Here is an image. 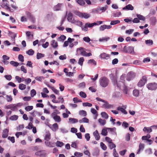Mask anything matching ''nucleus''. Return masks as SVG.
<instances>
[{"label": "nucleus", "mask_w": 157, "mask_h": 157, "mask_svg": "<svg viewBox=\"0 0 157 157\" xmlns=\"http://www.w3.org/2000/svg\"><path fill=\"white\" fill-rule=\"evenodd\" d=\"M99 83L101 87L105 88L108 85L109 80L106 77H102L99 79Z\"/></svg>", "instance_id": "nucleus-1"}, {"label": "nucleus", "mask_w": 157, "mask_h": 157, "mask_svg": "<svg viewBox=\"0 0 157 157\" xmlns=\"http://www.w3.org/2000/svg\"><path fill=\"white\" fill-rule=\"evenodd\" d=\"M96 99L98 101H102L104 103L102 105V107L107 109H113V105H112L109 104L108 102L105 100L102 99L98 97L96 98Z\"/></svg>", "instance_id": "nucleus-2"}, {"label": "nucleus", "mask_w": 157, "mask_h": 157, "mask_svg": "<svg viewBox=\"0 0 157 157\" xmlns=\"http://www.w3.org/2000/svg\"><path fill=\"white\" fill-rule=\"evenodd\" d=\"M74 13L75 15L78 16L79 17L81 18L87 19L90 16V15L87 13H81L77 10L75 11L74 12Z\"/></svg>", "instance_id": "nucleus-3"}, {"label": "nucleus", "mask_w": 157, "mask_h": 157, "mask_svg": "<svg viewBox=\"0 0 157 157\" xmlns=\"http://www.w3.org/2000/svg\"><path fill=\"white\" fill-rule=\"evenodd\" d=\"M146 86L149 90H155L157 89V84L155 82L149 83Z\"/></svg>", "instance_id": "nucleus-4"}, {"label": "nucleus", "mask_w": 157, "mask_h": 157, "mask_svg": "<svg viewBox=\"0 0 157 157\" xmlns=\"http://www.w3.org/2000/svg\"><path fill=\"white\" fill-rule=\"evenodd\" d=\"M85 48L82 47L78 48L76 49V55L78 56L81 55L83 56L86 53V52L85 51Z\"/></svg>", "instance_id": "nucleus-5"}, {"label": "nucleus", "mask_w": 157, "mask_h": 157, "mask_svg": "<svg viewBox=\"0 0 157 157\" xmlns=\"http://www.w3.org/2000/svg\"><path fill=\"white\" fill-rule=\"evenodd\" d=\"M147 81V77L145 76H143L139 82L137 84L138 86L139 87L143 86L146 82Z\"/></svg>", "instance_id": "nucleus-6"}, {"label": "nucleus", "mask_w": 157, "mask_h": 157, "mask_svg": "<svg viewBox=\"0 0 157 157\" xmlns=\"http://www.w3.org/2000/svg\"><path fill=\"white\" fill-rule=\"evenodd\" d=\"M51 116L56 122H59L61 121L60 117L57 115L55 112L52 113L51 114Z\"/></svg>", "instance_id": "nucleus-7"}, {"label": "nucleus", "mask_w": 157, "mask_h": 157, "mask_svg": "<svg viewBox=\"0 0 157 157\" xmlns=\"http://www.w3.org/2000/svg\"><path fill=\"white\" fill-rule=\"evenodd\" d=\"M64 6L63 4L58 3L54 7V11L62 10Z\"/></svg>", "instance_id": "nucleus-8"}, {"label": "nucleus", "mask_w": 157, "mask_h": 157, "mask_svg": "<svg viewBox=\"0 0 157 157\" xmlns=\"http://www.w3.org/2000/svg\"><path fill=\"white\" fill-rule=\"evenodd\" d=\"M136 75L135 73L132 72H130L128 73L126 79L128 81H129L133 78L135 77Z\"/></svg>", "instance_id": "nucleus-9"}, {"label": "nucleus", "mask_w": 157, "mask_h": 157, "mask_svg": "<svg viewBox=\"0 0 157 157\" xmlns=\"http://www.w3.org/2000/svg\"><path fill=\"white\" fill-rule=\"evenodd\" d=\"M102 59L105 60H108L110 59V55L105 53L103 52L100 54L99 56Z\"/></svg>", "instance_id": "nucleus-10"}, {"label": "nucleus", "mask_w": 157, "mask_h": 157, "mask_svg": "<svg viewBox=\"0 0 157 157\" xmlns=\"http://www.w3.org/2000/svg\"><path fill=\"white\" fill-rule=\"evenodd\" d=\"M49 126L53 132H56L58 128V125L57 123H55L52 125L50 124Z\"/></svg>", "instance_id": "nucleus-11"}, {"label": "nucleus", "mask_w": 157, "mask_h": 157, "mask_svg": "<svg viewBox=\"0 0 157 157\" xmlns=\"http://www.w3.org/2000/svg\"><path fill=\"white\" fill-rule=\"evenodd\" d=\"M35 155L40 156V157H44L46 155V151L44 150L37 151L35 153Z\"/></svg>", "instance_id": "nucleus-12"}, {"label": "nucleus", "mask_w": 157, "mask_h": 157, "mask_svg": "<svg viewBox=\"0 0 157 157\" xmlns=\"http://www.w3.org/2000/svg\"><path fill=\"white\" fill-rule=\"evenodd\" d=\"M67 20L70 22L72 23H73L75 20L74 18H73V14L71 13L70 12L68 13L67 15Z\"/></svg>", "instance_id": "nucleus-13"}, {"label": "nucleus", "mask_w": 157, "mask_h": 157, "mask_svg": "<svg viewBox=\"0 0 157 157\" xmlns=\"http://www.w3.org/2000/svg\"><path fill=\"white\" fill-rule=\"evenodd\" d=\"M109 77L112 80V82L114 86H115L116 85V78L115 77L113 74L112 73L110 74L109 75Z\"/></svg>", "instance_id": "nucleus-14"}, {"label": "nucleus", "mask_w": 157, "mask_h": 157, "mask_svg": "<svg viewBox=\"0 0 157 157\" xmlns=\"http://www.w3.org/2000/svg\"><path fill=\"white\" fill-rule=\"evenodd\" d=\"M112 28V26L110 25H101L100 27V30L101 31H103L105 29H109Z\"/></svg>", "instance_id": "nucleus-15"}, {"label": "nucleus", "mask_w": 157, "mask_h": 157, "mask_svg": "<svg viewBox=\"0 0 157 157\" xmlns=\"http://www.w3.org/2000/svg\"><path fill=\"white\" fill-rule=\"evenodd\" d=\"M123 10H132L134 9L133 7L131 4H128L124 7L123 8Z\"/></svg>", "instance_id": "nucleus-16"}, {"label": "nucleus", "mask_w": 157, "mask_h": 157, "mask_svg": "<svg viewBox=\"0 0 157 157\" xmlns=\"http://www.w3.org/2000/svg\"><path fill=\"white\" fill-rule=\"evenodd\" d=\"M93 135L96 140H98L100 139V136L98 132V131L97 130H96L93 132Z\"/></svg>", "instance_id": "nucleus-17"}, {"label": "nucleus", "mask_w": 157, "mask_h": 157, "mask_svg": "<svg viewBox=\"0 0 157 157\" xmlns=\"http://www.w3.org/2000/svg\"><path fill=\"white\" fill-rule=\"evenodd\" d=\"M2 7L5 8L7 10H9L10 11V9L9 7V5L7 2H3L1 5Z\"/></svg>", "instance_id": "nucleus-18"}, {"label": "nucleus", "mask_w": 157, "mask_h": 157, "mask_svg": "<svg viewBox=\"0 0 157 157\" xmlns=\"http://www.w3.org/2000/svg\"><path fill=\"white\" fill-rule=\"evenodd\" d=\"M45 145L49 147H54L53 145L54 144L53 143L51 142L49 140H46L45 142Z\"/></svg>", "instance_id": "nucleus-19"}, {"label": "nucleus", "mask_w": 157, "mask_h": 157, "mask_svg": "<svg viewBox=\"0 0 157 157\" xmlns=\"http://www.w3.org/2000/svg\"><path fill=\"white\" fill-rule=\"evenodd\" d=\"M107 129L108 130H109V131L111 132V133L113 135H115L116 136H117V132H116V128H107Z\"/></svg>", "instance_id": "nucleus-20"}, {"label": "nucleus", "mask_w": 157, "mask_h": 157, "mask_svg": "<svg viewBox=\"0 0 157 157\" xmlns=\"http://www.w3.org/2000/svg\"><path fill=\"white\" fill-rule=\"evenodd\" d=\"M8 132L9 130L7 129H5L4 130H3V132L2 137L3 138H6L8 136Z\"/></svg>", "instance_id": "nucleus-21"}, {"label": "nucleus", "mask_w": 157, "mask_h": 157, "mask_svg": "<svg viewBox=\"0 0 157 157\" xmlns=\"http://www.w3.org/2000/svg\"><path fill=\"white\" fill-rule=\"evenodd\" d=\"M144 148V144L140 143L139 145V148L137 152V154L140 153L141 151H142Z\"/></svg>", "instance_id": "nucleus-22"}, {"label": "nucleus", "mask_w": 157, "mask_h": 157, "mask_svg": "<svg viewBox=\"0 0 157 157\" xmlns=\"http://www.w3.org/2000/svg\"><path fill=\"white\" fill-rule=\"evenodd\" d=\"M79 114L82 117H85L87 115L86 112L83 110H81L79 111Z\"/></svg>", "instance_id": "nucleus-23"}, {"label": "nucleus", "mask_w": 157, "mask_h": 157, "mask_svg": "<svg viewBox=\"0 0 157 157\" xmlns=\"http://www.w3.org/2000/svg\"><path fill=\"white\" fill-rule=\"evenodd\" d=\"M143 131L144 132H146L147 133H150L152 132V129L150 127H145L143 129Z\"/></svg>", "instance_id": "nucleus-24"}, {"label": "nucleus", "mask_w": 157, "mask_h": 157, "mask_svg": "<svg viewBox=\"0 0 157 157\" xmlns=\"http://www.w3.org/2000/svg\"><path fill=\"white\" fill-rule=\"evenodd\" d=\"M79 122L80 123H88L89 122V119L86 117H84L81 119L79 120Z\"/></svg>", "instance_id": "nucleus-25"}, {"label": "nucleus", "mask_w": 157, "mask_h": 157, "mask_svg": "<svg viewBox=\"0 0 157 157\" xmlns=\"http://www.w3.org/2000/svg\"><path fill=\"white\" fill-rule=\"evenodd\" d=\"M109 39L110 38L109 37H102L100 38L99 40V41L100 42H107L108 40H109Z\"/></svg>", "instance_id": "nucleus-26"}, {"label": "nucleus", "mask_w": 157, "mask_h": 157, "mask_svg": "<svg viewBox=\"0 0 157 157\" xmlns=\"http://www.w3.org/2000/svg\"><path fill=\"white\" fill-rule=\"evenodd\" d=\"M69 122L72 124H74L77 123L78 122V119L72 118H69Z\"/></svg>", "instance_id": "nucleus-27"}, {"label": "nucleus", "mask_w": 157, "mask_h": 157, "mask_svg": "<svg viewBox=\"0 0 157 157\" xmlns=\"http://www.w3.org/2000/svg\"><path fill=\"white\" fill-rule=\"evenodd\" d=\"M51 45L54 48H56L58 46L57 42L55 40H53L52 41Z\"/></svg>", "instance_id": "nucleus-28"}, {"label": "nucleus", "mask_w": 157, "mask_h": 157, "mask_svg": "<svg viewBox=\"0 0 157 157\" xmlns=\"http://www.w3.org/2000/svg\"><path fill=\"white\" fill-rule=\"evenodd\" d=\"M99 153V150L98 148H95L93 152V156H97L98 155Z\"/></svg>", "instance_id": "nucleus-29"}, {"label": "nucleus", "mask_w": 157, "mask_h": 157, "mask_svg": "<svg viewBox=\"0 0 157 157\" xmlns=\"http://www.w3.org/2000/svg\"><path fill=\"white\" fill-rule=\"evenodd\" d=\"M128 53L132 54L134 53V48L133 47L129 46L128 47Z\"/></svg>", "instance_id": "nucleus-30"}, {"label": "nucleus", "mask_w": 157, "mask_h": 157, "mask_svg": "<svg viewBox=\"0 0 157 157\" xmlns=\"http://www.w3.org/2000/svg\"><path fill=\"white\" fill-rule=\"evenodd\" d=\"M72 24H74L80 27H81L82 25V22L78 20H74L73 21V23H72Z\"/></svg>", "instance_id": "nucleus-31"}, {"label": "nucleus", "mask_w": 157, "mask_h": 157, "mask_svg": "<svg viewBox=\"0 0 157 157\" xmlns=\"http://www.w3.org/2000/svg\"><path fill=\"white\" fill-rule=\"evenodd\" d=\"M76 1L77 3L81 6H83L85 4L84 0H76Z\"/></svg>", "instance_id": "nucleus-32"}, {"label": "nucleus", "mask_w": 157, "mask_h": 157, "mask_svg": "<svg viewBox=\"0 0 157 157\" xmlns=\"http://www.w3.org/2000/svg\"><path fill=\"white\" fill-rule=\"evenodd\" d=\"M101 117L105 119H108L109 117V116L108 114L105 112H102L101 113Z\"/></svg>", "instance_id": "nucleus-33"}, {"label": "nucleus", "mask_w": 157, "mask_h": 157, "mask_svg": "<svg viewBox=\"0 0 157 157\" xmlns=\"http://www.w3.org/2000/svg\"><path fill=\"white\" fill-rule=\"evenodd\" d=\"M133 95L136 97H137L139 95V91L137 90H134L133 91Z\"/></svg>", "instance_id": "nucleus-34"}, {"label": "nucleus", "mask_w": 157, "mask_h": 157, "mask_svg": "<svg viewBox=\"0 0 157 157\" xmlns=\"http://www.w3.org/2000/svg\"><path fill=\"white\" fill-rule=\"evenodd\" d=\"M35 78L36 80L37 81L42 82L43 80H44L45 78L42 76H37Z\"/></svg>", "instance_id": "nucleus-35"}, {"label": "nucleus", "mask_w": 157, "mask_h": 157, "mask_svg": "<svg viewBox=\"0 0 157 157\" xmlns=\"http://www.w3.org/2000/svg\"><path fill=\"white\" fill-rule=\"evenodd\" d=\"M117 109L118 110L121 111L122 113H124L125 114H126L127 113V112L123 108L120 107H118L117 108Z\"/></svg>", "instance_id": "nucleus-36"}, {"label": "nucleus", "mask_w": 157, "mask_h": 157, "mask_svg": "<svg viewBox=\"0 0 157 157\" xmlns=\"http://www.w3.org/2000/svg\"><path fill=\"white\" fill-rule=\"evenodd\" d=\"M87 26V27L91 28L93 27L94 25H97V24L96 22H94L92 23H87L86 24Z\"/></svg>", "instance_id": "nucleus-37"}, {"label": "nucleus", "mask_w": 157, "mask_h": 157, "mask_svg": "<svg viewBox=\"0 0 157 157\" xmlns=\"http://www.w3.org/2000/svg\"><path fill=\"white\" fill-rule=\"evenodd\" d=\"M98 121L100 124L102 126L104 125L106 123V121L101 119H99Z\"/></svg>", "instance_id": "nucleus-38"}, {"label": "nucleus", "mask_w": 157, "mask_h": 157, "mask_svg": "<svg viewBox=\"0 0 157 157\" xmlns=\"http://www.w3.org/2000/svg\"><path fill=\"white\" fill-rule=\"evenodd\" d=\"M145 43L146 44L149 46L152 45L153 44V41L151 40H146L145 41Z\"/></svg>", "instance_id": "nucleus-39"}, {"label": "nucleus", "mask_w": 157, "mask_h": 157, "mask_svg": "<svg viewBox=\"0 0 157 157\" xmlns=\"http://www.w3.org/2000/svg\"><path fill=\"white\" fill-rule=\"evenodd\" d=\"M18 116L16 115H14L11 116L10 117V119L11 121H16L18 118Z\"/></svg>", "instance_id": "nucleus-40"}, {"label": "nucleus", "mask_w": 157, "mask_h": 157, "mask_svg": "<svg viewBox=\"0 0 157 157\" xmlns=\"http://www.w3.org/2000/svg\"><path fill=\"white\" fill-rule=\"evenodd\" d=\"M44 56V54L39 52L37 53L36 55V58L38 59H40Z\"/></svg>", "instance_id": "nucleus-41"}, {"label": "nucleus", "mask_w": 157, "mask_h": 157, "mask_svg": "<svg viewBox=\"0 0 157 157\" xmlns=\"http://www.w3.org/2000/svg\"><path fill=\"white\" fill-rule=\"evenodd\" d=\"M120 21L118 20L112 21L110 23V25H114L119 24Z\"/></svg>", "instance_id": "nucleus-42"}, {"label": "nucleus", "mask_w": 157, "mask_h": 157, "mask_svg": "<svg viewBox=\"0 0 157 157\" xmlns=\"http://www.w3.org/2000/svg\"><path fill=\"white\" fill-rule=\"evenodd\" d=\"M151 136L150 134H147L146 136H143L142 137L143 140H146L147 141V140H149L148 139L150 138Z\"/></svg>", "instance_id": "nucleus-43"}, {"label": "nucleus", "mask_w": 157, "mask_h": 157, "mask_svg": "<svg viewBox=\"0 0 157 157\" xmlns=\"http://www.w3.org/2000/svg\"><path fill=\"white\" fill-rule=\"evenodd\" d=\"M10 63L14 67H17L19 65V63L17 62L11 61L10 62Z\"/></svg>", "instance_id": "nucleus-44"}, {"label": "nucleus", "mask_w": 157, "mask_h": 157, "mask_svg": "<svg viewBox=\"0 0 157 157\" xmlns=\"http://www.w3.org/2000/svg\"><path fill=\"white\" fill-rule=\"evenodd\" d=\"M88 64H91L96 65V62L93 59H90L87 62Z\"/></svg>", "instance_id": "nucleus-45"}, {"label": "nucleus", "mask_w": 157, "mask_h": 157, "mask_svg": "<svg viewBox=\"0 0 157 157\" xmlns=\"http://www.w3.org/2000/svg\"><path fill=\"white\" fill-rule=\"evenodd\" d=\"M84 61V59L83 57L80 58L78 60V63L80 65L82 66L83 64V62Z\"/></svg>", "instance_id": "nucleus-46"}, {"label": "nucleus", "mask_w": 157, "mask_h": 157, "mask_svg": "<svg viewBox=\"0 0 157 157\" xmlns=\"http://www.w3.org/2000/svg\"><path fill=\"white\" fill-rule=\"evenodd\" d=\"M91 112L93 114H95L96 116V117L94 118V119H96L98 115V113L97 111L94 108H92L91 109Z\"/></svg>", "instance_id": "nucleus-47"}, {"label": "nucleus", "mask_w": 157, "mask_h": 157, "mask_svg": "<svg viewBox=\"0 0 157 157\" xmlns=\"http://www.w3.org/2000/svg\"><path fill=\"white\" fill-rule=\"evenodd\" d=\"M56 145L57 146L61 147L63 145V143L60 141H57L56 143Z\"/></svg>", "instance_id": "nucleus-48"}, {"label": "nucleus", "mask_w": 157, "mask_h": 157, "mask_svg": "<svg viewBox=\"0 0 157 157\" xmlns=\"http://www.w3.org/2000/svg\"><path fill=\"white\" fill-rule=\"evenodd\" d=\"M26 88V86L23 84H20L19 85V88L21 90H25Z\"/></svg>", "instance_id": "nucleus-49"}, {"label": "nucleus", "mask_w": 157, "mask_h": 157, "mask_svg": "<svg viewBox=\"0 0 157 157\" xmlns=\"http://www.w3.org/2000/svg\"><path fill=\"white\" fill-rule=\"evenodd\" d=\"M116 84H117V87H118L119 89L121 88V86H124V83L121 81L119 82H117V81H116Z\"/></svg>", "instance_id": "nucleus-50"}, {"label": "nucleus", "mask_w": 157, "mask_h": 157, "mask_svg": "<svg viewBox=\"0 0 157 157\" xmlns=\"http://www.w3.org/2000/svg\"><path fill=\"white\" fill-rule=\"evenodd\" d=\"M26 53L29 55L32 56L34 54V51L32 49H30L26 51Z\"/></svg>", "instance_id": "nucleus-51"}, {"label": "nucleus", "mask_w": 157, "mask_h": 157, "mask_svg": "<svg viewBox=\"0 0 157 157\" xmlns=\"http://www.w3.org/2000/svg\"><path fill=\"white\" fill-rule=\"evenodd\" d=\"M133 64H134L140 65L142 64V63L141 61L139 60H134L133 62Z\"/></svg>", "instance_id": "nucleus-52"}, {"label": "nucleus", "mask_w": 157, "mask_h": 157, "mask_svg": "<svg viewBox=\"0 0 157 157\" xmlns=\"http://www.w3.org/2000/svg\"><path fill=\"white\" fill-rule=\"evenodd\" d=\"M13 111H17L18 110V108L16 106V104H12L11 109Z\"/></svg>", "instance_id": "nucleus-53"}, {"label": "nucleus", "mask_w": 157, "mask_h": 157, "mask_svg": "<svg viewBox=\"0 0 157 157\" xmlns=\"http://www.w3.org/2000/svg\"><path fill=\"white\" fill-rule=\"evenodd\" d=\"M51 89L55 94L58 95L59 94V91L55 89L54 87H51Z\"/></svg>", "instance_id": "nucleus-54"}, {"label": "nucleus", "mask_w": 157, "mask_h": 157, "mask_svg": "<svg viewBox=\"0 0 157 157\" xmlns=\"http://www.w3.org/2000/svg\"><path fill=\"white\" fill-rule=\"evenodd\" d=\"M6 99L7 102H11L13 98L11 95H6Z\"/></svg>", "instance_id": "nucleus-55"}, {"label": "nucleus", "mask_w": 157, "mask_h": 157, "mask_svg": "<svg viewBox=\"0 0 157 157\" xmlns=\"http://www.w3.org/2000/svg\"><path fill=\"white\" fill-rule=\"evenodd\" d=\"M101 134L104 136H106L107 135V130L105 128H103Z\"/></svg>", "instance_id": "nucleus-56"}, {"label": "nucleus", "mask_w": 157, "mask_h": 157, "mask_svg": "<svg viewBox=\"0 0 157 157\" xmlns=\"http://www.w3.org/2000/svg\"><path fill=\"white\" fill-rule=\"evenodd\" d=\"M100 146L103 150L105 151L106 150L107 147L103 142L100 143Z\"/></svg>", "instance_id": "nucleus-57"}, {"label": "nucleus", "mask_w": 157, "mask_h": 157, "mask_svg": "<svg viewBox=\"0 0 157 157\" xmlns=\"http://www.w3.org/2000/svg\"><path fill=\"white\" fill-rule=\"evenodd\" d=\"M66 39V36L64 35H61L59 38V41L63 42Z\"/></svg>", "instance_id": "nucleus-58"}, {"label": "nucleus", "mask_w": 157, "mask_h": 157, "mask_svg": "<svg viewBox=\"0 0 157 157\" xmlns=\"http://www.w3.org/2000/svg\"><path fill=\"white\" fill-rule=\"evenodd\" d=\"M108 146L110 149H112L113 148H115L116 147V145L113 142L109 144Z\"/></svg>", "instance_id": "nucleus-59"}, {"label": "nucleus", "mask_w": 157, "mask_h": 157, "mask_svg": "<svg viewBox=\"0 0 157 157\" xmlns=\"http://www.w3.org/2000/svg\"><path fill=\"white\" fill-rule=\"evenodd\" d=\"M79 95L82 98H85L86 97V94L83 91H81L79 93Z\"/></svg>", "instance_id": "nucleus-60"}, {"label": "nucleus", "mask_w": 157, "mask_h": 157, "mask_svg": "<svg viewBox=\"0 0 157 157\" xmlns=\"http://www.w3.org/2000/svg\"><path fill=\"white\" fill-rule=\"evenodd\" d=\"M137 17L139 20H140L143 21H144L145 20V17L140 14H137Z\"/></svg>", "instance_id": "nucleus-61"}, {"label": "nucleus", "mask_w": 157, "mask_h": 157, "mask_svg": "<svg viewBox=\"0 0 157 157\" xmlns=\"http://www.w3.org/2000/svg\"><path fill=\"white\" fill-rule=\"evenodd\" d=\"M50 134L49 133H47L46 135L45 139L46 140H49L50 139Z\"/></svg>", "instance_id": "nucleus-62"}, {"label": "nucleus", "mask_w": 157, "mask_h": 157, "mask_svg": "<svg viewBox=\"0 0 157 157\" xmlns=\"http://www.w3.org/2000/svg\"><path fill=\"white\" fill-rule=\"evenodd\" d=\"M74 155L75 156L77 157H81L82 156V153L78 152H75Z\"/></svg>", "instance_id": "nucleus-63"}, {"label": "nucleus", "mask_w": 157, "mask_h": 157, "mask_svg": "<svg viewBox=\"0 0 157 157\" xmlns=\"http://www.w3.org/2000/svg\"><path fill=\"white\" fill-rule=\"evenodd\" d=\"M83 40L85 42L87 43H89L91 40L88 36L85 37H83Z\"/></svg>", "instance_id": "nucleus-64"}]
</instances>
